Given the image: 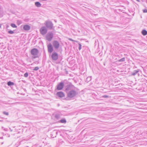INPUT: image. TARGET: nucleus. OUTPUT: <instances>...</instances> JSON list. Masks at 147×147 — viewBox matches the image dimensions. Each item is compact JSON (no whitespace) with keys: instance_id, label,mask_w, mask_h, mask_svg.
Instances as JSON below:
<instances>
[{"instance_id":"f257e3e1","label":"nucleus","mask_w":147,"mask_h":147,"mask_svg":"<svg viewBox=\"0 0 147 147\" xmlns=\"http://www.w3.org/2000/svg\"><path fill=\"white\" fill-rule=\"evenodd\" d=\"M76 88L71 83L67 85L65 87V91L67 94V96L70 98H73L78 94V92L76 90Z\"/></svg>"},{"instance_id":"f03ea898","label":"nucleus","mask_w":147,"mask_h":147,"mask_svg":"<svg viewBox=\"0 0 147 147\" xmlns=\"http://www.w3.org/2000/svg\"><path fill=\"white\" fill-rule=\"evenodd\" d=\"M45 25L46 27L49 30H54L53 27V24L50 21L47 20L45 22Z\"/></svg>"},{"instance_id":"7ed1b4c3","label":"nucleus","mask_w":147,"mask_h":147,"mask_svg":"<svg viewBox=\"0 0 147 147\" xmlns=\"http://www.w3.org/2000/svg\"><path fill=\"white\" fill-rule=\"evenodd\" d=\"M31 54L34 56L33 58L35 59L38 57V54L39 53V51L36 48H33L32 49L30 52Z\"/></svg>"},{"instance_id":"20e7f679","label":"nucleus","mask_w":147,"mask_h":147,"mask_svg":"<svg viewBox=\"0 0 147 147\" xmlns=\"http://www.w3.org/2000/svg\"><path fill=\"white\" fill-rule=\"evenodd\" d=\"M53 36V34L52 32H48L46 36V38L48 41L51 40Z\"/></svg>"},{"instance_id":"39448f33","label":"nucleus","mask_w":147,"mask_h":147,"mask_svg":"<svg viewBox=\"0 0 147 147\" xmlns=\"http://www.w3.org/2000/svg\"><path fill=\"white\" fill-rule=\"evenodd\" d=\"M40 31L41 34L45 35L47 33V30L46 27L43 26L40 28Z\"/></svg>"},{"instance_id":"423d86ee","label":"nucleus","mask_w":147,"mask_h":147,"mask_svg":"<svg viewBox=\"0 0 147 147\" xmlns=\"http://www.w3.org/2000/svg\"><path fill=\"white\" fill-rule=\"evenodd\" d=\"M51 57L52 60L56 61L58 59L59 56L57 53L53 52L52 54Z\"/></svg>"},{"instance_id":"0eeeda50","label":"nucleus","mask_w":147,"mask_h":147,"mask_svg":"<svg viewBox=\"0 0 147 147\" xmlns=\"http://www.w3.org/2000/svg\"><path fill=\"white\" fill-rule=\"evenodd\" d=\"M47 49L48 52L49 53H52L53 51V46L51 43L47 45Z\"/></svg>"},{"instance_id":"6e6552de","label":"nucleus","mask_w":147,"mask_h":147,"mask_svg":"<svg viewBox=\"0 0 147 147\" xmlns=\"http://www.w3.org/2000/svg\"><path fill=\"white\" fill-rule=\"evenodd\" d=\"M53 45L54 48L55 49H58L59 47V44L57 40H54L53 42Z\"/></svg>"},{"instance_id":"1a4fd4ad","label":"nucleus","mask_w":147,"mask_h":147,"mask_svg":"<svg viewBox=\"0 0 147 147\" xmlns=\"http://www.w3.org/2000/svg\"><path fill=\"white\" fill-rule=\"evenodd\" d=\"M64 86V83L63 82L60 83L57 86V89L59 90H62Z\"/></svg>"},{"instance_id":"9d476101","label":"nucleus","mask_w":147,"mask_h":147,"mask_svg":"<svg viewBox=\"0 0 147 147\" xmlns=\"http://www.w3.org/2000/svg\"><path fill=\"white\" fill-rule=\"evenodd\" d=\"M23 29L25 30L28 31L30 29V26L28 25H25L23 26Z\"/></svg>"},{"instance_id":"9b49d317","label":"nucleus","mask_w":147,"mask_h":147,"mask_svg":"<svg viewBox=\"0 0 147 147\" xmlns=\"http://www.w3.org/2000/svg\"><path fill=\"white\" fill-rule=\"evenodd\" d=\"M57 95L58 97L60 98H62L64 96V93L62 92H58L57 93Z\"/></svg>"},{"instance_id":"f8f14e48","label":"nucleus","mask_w":147,"mask_h":147,"mask_svg":"<svg viewBox=\"0 0 147 147\" xmlns=\"http://www.w3.org/2000/svg\"><path fill=\"white\" fill-rule=\"evenodd\" d=\"M35 5L37 7H39L41 6V4L39 2H36L35 3Z\"/></svg>"},{"instance_id":"ddd939ff","label":"nucleus","mask_w":147,"mask_h":147,"mask_svg":"<svg viewBox=\"0 0 147 147\" xmlns=\"http://www.w3.org/2000/svg\"><path fill=\"white\" fill-rule=\"evenodd\" d=\"M7 84L9 86H11L14 85L15 84L13 82L9 81L7 82Z\"/></svg>"},{"instance_id":"4468645a","label":"nucleus","mask_w":147,"mask_h":147,"mask_svg":"<svg viewBox=\"0 0 147 147\" xmlns=\"http://www.w3.org/2000/svg\"><path fill=\"white\" fill-rule=\"evenodd\" d=\"M139 72V70H134L133 72L131 73V75L132 76H135Z\"/></svg>"},{"instance_id":"2eb2a0df","label":"nucleus","mask_w":147,"mask_h":147,"mask_svg":"<svg viewBox=\"0 0 147 147\" xmlns=\"http://www.w3.org/2000/svg\"><path fill=\"white\" fill-rule=\"evenodd\" d=\"M142 33L143 35H146L147 34V31L145 30H142Z\"/></svg>"},{"instance_id":"dca6fc26","label":"nucleus","mask_w":147,"mask_h":147,"mask_svg":"<svg viewBox=\"0 0 147 147\" xmlns=\"http://www.w3.org/2000/svg\"><path fill=\"white\" fill-rule=\"evenodd\" d=\"M60 122L61 123H66V121L65 119H61L60 121Z\"/></svg>"},{"instance_id":"f3484780","label":"nucleus","mask_w":147,"mask_h":147,"mask_svg":"<svg viewBox=\"0 0 147 147\" xmlns=\"http://www.w3.org/2000/svg\"><path fill=\"white\" fill-rule=\"evenodd\" d=\"M91 79V77H88L86 79V81H87V82H89L90 81Z\"/></svg>"},{"instance_id":"a211bd4d","label":"nucleus","mask_w":147,"mask_h":147,"mask_svg":"<svg viewBox=\"0 0 147 147\" xmlns=\"http://www.w3.org/2000/svg\"><path fill=\"white\" fill-rule=\"evenodd\" d=\"M11 26L13 28H17V26L14 24H11Z\"/></svg>"},{"instance_id":"6ab92c4d","label":"nucleus","mask_w":147,"mask_h":147,"mask_svg":"<svg viewBox=\"0 0 147 147\" xmlns=\"http://www.w3.org/2000/svg\"><path fill=\"white\" fill-rule=\"evenodd\" d=\"M125 60V58H123L118 61L119 62H123Z\"/></svg>"},{"instance_id":"aec40b11","label":"nucleus","mask_w":147,"mask_h":147,"mask_svg":"<svg viewBox=\"0 0 147 147\" xmlns=\"http://www.w3.org/2000/svg\"><path fill=\"white\" fill-rule=\"evenodd\" d=\"M28 72H26L24 74V76L26 78H27L28 77Z\"/></svg>"},{"instance_id":"412c9836","label":"nucleus","mask_w":147,"mask_h":147,"mask_svg":"<svg viewBox=\"0 0 147 147\" xmlns=\"http://www.w3.org/2000/svg\"><path fill=\"white\" fill-rule=\"evenodd\" d=\"M55 117L57 119H59L60 117L59 115L58 114H56L55 116Z\"/></svg>"},{"instance_id":"4be33fe9","label":"nucleus","mask_w":147,"mask_h":147,"mask_svg":"<svg viewBox=\"0 0 147 147\" xmlns=\"http://www.w3.org/2000/svg\"><path fill=\"white\" fill-rule=\"evenodd\" d=\"M79 48L78 49L79 50H80L82 48V45L80 43H78Z\"/></svg>"},{"instance_id":"5701e85b","label":"nucleus","mask_w":147,"mask_h":147,"mask_svg":"<svg viewBox=\"0 0 147 147\" xmlns=\"http://www.w3.org/2000/svg\"><path fill=\"white\" fill-rule=\"evenodd\" d=\"M39 69V67H35L33 70L34 71H36Z\"/></svg>"},{"instance_id":"b1692460","label":"nucleus","mask_w":147,"mask_h":147,"mask_svg":"<svg viewBox=\"0 0 147 147\" xmlns=\"http://www.w3.org/2000/svg\"><path fill=\"white\" fill-rule=\"evenodd\" d=\"M3 113L5 115H9V113L8 112H7L5 111H3Z\"/></svg>"},{"instance_id":"393cba45","label":"nucleus","mask_w":147,"mask_h":147,"mask_svg":"<svg viewBox=\"0 0 147 147\" xmlns=\"http://www.w3.org/2000/svg\"><path fill=\"white\" fill-rule=\"evenodd\" d=\"M8 32L10 34H13V33H14V32L13 31H12V30H9V31Z\"/></svg>"},{"instance_id":"a878e982","label":"nucleus","mask_w":147,"mask_h":147,"mask_svg":"<svg viewBox=\"0 0 147 147\" xmlns=\"http://www.w3.org/2000/svg\"><path fill=\"white\" fill-rule=\"evenodd\" d=\"M102 97L103 98H108L109 97V96H108V95H105L102 96Z\"/></svg>"},{"instance_id":"bb28decb","label":"nucleus","mask_w":147,"mask_h":147,"mask_svg":"<svg viewBox=\"0 0 147 147\" xmlns=\"http://www.w3.org/2000/svg\"><path fill=\"white\" fill-rule=\"evenodd\" d=\"M69 40H70V41H74V42H77V41H76V40H73L71 38H69Z\"/></svg>"},{"instance_id":"cd10ccee","label":"nucleus","mask_w":147,"mask_h":147,"mask_svg":"<svg viewBox=\"0 0 147 147\" xmlns=\"http://www.w3.org/2000/svg\"><path fill=\"white\" fill-rule=\"evenodd\" d=\"M143 12L144 13H147V9H144L143 10Z\"/></svg>"},{"instance_id":"c85d7f7f","label":"nucleus","mask_w":147,"mask_h":147,"mask_svg":"<svg viewBox=\"0 0 147 147\" xmlns=\"http://www.w3.org/2000/svg\"><path fill=\"white\" fill-rule=\"evenodd\" d=\"M53 133H55V134H56V136H55V137H56V136L57 135L58 132H57V131H55V130H54V131H53Z\"/></svg>"},{"instance_id":"c756f323","label":"nucleus","mask_w":147,"mask_h":147,"mask_svg":"<svg viewBox=\"0 0 147 147\" xmlns=\"http://www.w3.org/2000/svg\"><path fill=\"white\" fill-rule=\"evenodd\" d=\"M19 22H20V23H18V25H19L21 23V22L19 21Z\"/></svg>"},{"instance_id":"7c9ffc66","label":"nucleus","mask_w":147,"mask_h":147,"mask_svg":"<svg viewBox=\"0 0 147 147\" xmlns=\"http://www.w3.org/2000/svg\"><path fill=\"white\" fill-rule=\"evenodd\" d=\"M19 22H20V23H18V25H19L21 23V22L19 21Z\"/></svg>"},{"instance_id":"2f4dec72","label":"nucleus","mask_w":147,"mask_h":147,"mask_svg":"<svg viewBox=\"0 0 147 147\" xmlns=\"http://www.w3.org/2000/svg\"><path fill=\"white\" fill-rule=\"evenodd\" d=\"M4 130H5V131H7V129H4Z\"/></svg>"},{"instance_id":"473e14b6","label":"nucleus","mask_w":147,"mask_h":147,"mask_svg":"<svg viewBox=\"0 0 147 147\" xmlns=\"http://www.w3.org/2000/svg\"><path fill=\"white\" fill-rule=\"evenodd\" d=\"M137 1L139 2H140V0H136Z\"/></svg>"},{"instance_id":"72a5a7b5","label":"nucleus","mask_w":147,"mask_h":147,"mask_svg":"<svg viewBox=\"0 0 147 147\" xmlns=\"http://www.w3.org/2000/svg\"><path fill=\"white\" fill-rule=\"evenodd\" d=\"M68 71H66V73L67 74H68Z\"/></svg>"},{"instance_id":"f704fd0d","label":"nucleus","mask_w":147,"mask_h":147,"mask_svg":"<svg viewBox=\"0 0 147 147\" xmlns=\"http://www.w3.org/2000/svg\"><path fill=\"white\" fill-rule=\"evenodd\" d=\"M1 24H0V28L1 27Z\"/></svg>"},{"instance_id":"c9c22d12","label":"nucleus","mask_w":147,"mask_h":147,"mask_svg":"<svg viewBox=\"0 0 147 147\" xmlns=\"http://www.w3.org/2000/svg\"><path fill=\"white\" fill-rule=\"evenodd\" d=\"M11 131H12V130H11Z\"/></svg>"},{"instance_id":"e433bc0d","label":"nucleus","mask_w":147,"mask_h":147,"mask_svg":"<svg viewBox=\"0 0 147 147\" xmlns=\"http://www.w3.org/2000/svg\"><path fill=\"white\" fill-rule=\"evenodd\" d=\"M2 128H3V127H2Z\"/></svg>"},{"instance_id":"4c0bfd02","label":"nucleus","mask_w":147,"mask_h":147,"mask_svg":"<svg viewBox=\"0 0 147 147\" xmlns=\"http://www.w3.org/2000/svg\"><path fill=\"white\" fill-rule=\"evenodd\" d=\"M146 3H147V1H146Z\"/></svg>"}]
</instances>
